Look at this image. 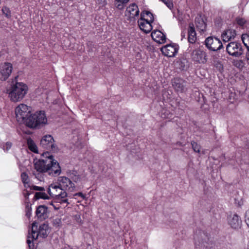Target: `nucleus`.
Here are the masks:
<instances>
[{
    "label": "nucleus",
    "instance_id": "f257e3e1",
    "mask_svg": "<svg viewBox=\"0 0 249 249\" xmlns=\"http://www.w3.org/2000/svg\"><path fill=\"white\" fill-rule=\"evenodd\" d=\"M34 166L36 172H46L52 176L59 175L61 173L59 163L53 159L52 155L36 160L34 163Z\"/></svg>",
    "mask_w": 249,
    "mask_h": 249
},
{
    "label": "nucleus",
    "instance_id": "f03ea898",
    "mask_svg": "<svg viewBox=\"0 0 249 249\" xmlns=\"http://www.w3.org/2000/svg\"><path fill=\"white\" fill-rule=\"evenodd\" d=\"M50 232V230L48 224H41L37 230V225L36 222L32 224L31 233L29 232L28 236L27 243L30 249H33L34 246L32 242L34 240L37 239L40 236L42 238L46 237Z\"/></svg>",
    "mask_w": 249,
    "mask_h": 249
},
{
    "label": "nucleus",
    "instance_id": "7ed1b4c3",
    "mask_svg": "<svg viewBox=\"0 0 249 249\" xmlns=\"http://www.w3.org/2000/svg\"><path fill=\"white\" fill-rule=\"evenodd\" d=\"M28 88L22 82H17L7 91L10 100L14 102L21 101L27 93Z\"/></svg>",
    "mask_w": 249,
    "mask_h": 249
},
{
    "label": "nucleus",
    "instance_id": "20e7f679",
    "mask_svg": "<svg viewBox=\"0 0 249 249\" xmlns=\"http://www.w3.org/2000/svg\"><path fill=\"white\" fill-rule=\"evenodd\" d=\"M47 123V119L45 112L39 111L31 114L26 121V125L32 128H39Z\"/></svg>",
    "mask_w": 249,
    "mask_h": 249
},
{
    "label": "nucleus",
    "instance_id": "39448f33",
    "mask_svg": "<svg viewBox=\"0 0 249 249\" xmlns=\"http://www.w3.org/2000/svg\"><path fill=\"white\" fill-rule=\"evenodd\" d=\"M16 117L19 124L26 123L32 112V108L24 104H20L15 108Z\"/></svg>",
    "mask_w": 249,
    "mask_h": 249
},
{
    "label": "nucleus",
    "instance_id": "423d86ee",
    "mask_svg": "<svg viewBox=\"0 0 249 249\" xmlns=\"http://www.w3.org/2000/svg\"><path fill=\"white\" fill-rule=\"evenodd\" d=\"M47 192L50 196L56 199H61L62 203H67V193L58 185L51 184L48 188Z\"/></svg>",
    "mask_w": 249,
    "mask_h": 249
},
{
    "label": "nucleus",
    "instance_id": "0eeeda50",
    "mask_svg": "<svg viewBox=\"0 0 249 249\" xmlns=\"http://www.w3.org/2000/svg\"><path fill=\"white\" fill-rule=\"evenodd\" d=\"M40 146L47 152H56L57 148L54 143L53 137L51 135H46L43 136L40 140Z\"/></svg>",
    "mask_w": 249,
    "mask_h": 249
},
{
    "label": "nucleus",
    "instance_id": "6e6552de",
    "mask_svg": "<svg viewBox=\"0 0 249 249\" xmlns=\"http://www.w3.org/2000/svg\"><path fill=\"white\" fill-rule=\"evenodd\" d=\"M226 50L229 55L236 57H239L244 53L241 44L236 41L229 43L226 46Z\"/></svg>",
    "mask_w": 249,
    "mask_h": 249
},
{
    "label": "nucleus",
    "instance_id": "1a4fd4ad",
    "mask_svg": "<svg viewBox=\"0 0 249 249\" xmlns=\"http://www.w3.org/2000/svg\"><path fill=\"white\" fill-rule=\"evenodd\" d=\"M191 58L194 62L204 64L207 62V53L200 48L194 50L191 53Z\"/></svg>",
    "mask_w": 249,
    "mask_h": 249
},
{
    "label": "nucleus",
    "instance_id": "9d476101",
    "mask_svg": "<svg viewBox=\"0 0 249 249\" xmlns=\"http://www.w3.org/2000/svg\"><path fill=\"white\" fill-rule=\"evenodd\" d=\"M206 47L212 51H216L223 48L221 41L216 37L210 36L207 37L205 41Z\"/></svg>",
    "mask_w": 249,
    "mask_h": 249
},
{
    "label": "nucleus",
    "instance_id": "9b49d317",
    "mask_svg": "<svg viewBox=\"0 0 249 249\" xmlns=\"http://www.w3.org/2000/svg\"><path fill=\"white\" fill-rule=\"evenodd\" d=\"M195 240L196 244L198 242V245L201 244L206 249H210L212 247L213 243L210 240L207 235L203 231H199L198 234L196 235L195 236Z\"/></svg>",
    "mask_w": 249,
    "mask_h": 249
},
{
    "label": "nucleus",
    "instance_id": "f8f14e48",
    "mask_svg": "<svg viewBox=\"0 0 249 249\" xmlns=\"http://www.w3.org/2000/svg\"><path fill=\"white\" fill-rule=\"evenodd\" d=\"M58 184L63 191H74L75 186L71 180L66 177H59L58 178Z\"/></svg>",
    "mask_w": 249,
    "mask_h": 249
},
{
    "label": "nucleus",
    "instance_id": "ddd939ff",
    "mask_svg": "<svg viewBox=\"0 0 249 249\" xmlns=\"http://www.w3.org/2000/svg\"><path fill=\"white\" fill-rule=\"evenodd\" d=\"M153 22L145 19L144 13H141V18L138 21V23L141 30L145 33H149L152 29L151 24Z\"/></svg>",
    "mask_w": 249,
    "mask_h": 249
},
{
    "label": "nucleus",
    "instance_id": "4468645a",
    "mask_svg": "<svg viewBox=\"0 0 249 249\" xmlns=\"http://www.w3.org/2000/svg\"><path fill=\"white\" fill-rule=\"evenodd\" d=\"M178 47L177 44H168L161 48L162 53L167 57H174L177 53Z\"/></svg>",
    "mask_w": 249,
    "mask_h": 249
},
{
    "label": "nucleus",
    "instance_id": "2eb2a0df",
    "mask_svg": "<svg viewBox=\"0 0 249 249\" xmlns=\"http://www.w3.org/2000/svg\"><path fill=\"white\" fill-rule=\"evenodd\" d=\"M139 15L138 7L135 3L130 4L125 12V16L127 17V19H129L130 21H135V17H138Z\"/></svg>",
    "mask_w": 249,
    "mask_h": 249
},
{
    "label": "nucleus",
    "instance_id": "dca6fc26",
    "mask_svg": "<svg viewBox=\"0 0 249 249\" xmlns=\"http://www.w3.org/2000/svg\"><path fill=\"white\" fill-rule=\"evenodd\" d=\"M13 70L12 65L10 63H5L1 67L0 72L1 75V79L6 80L10 75Z\"/></svg>",
    "mask_w": 249,
    "mask_h": 249
},
{
    "label": "nucleus",
    "instance_id": "f3484780",
    "mask_svg": "<svg viewBox=\"0 0 249 249\" xmlns=\"http://www.w3.org/2000/svg\"><path fill=\"white\" fill-rule=\"evenodd\" d=\"M188 33V40L190 44L188 48L189 49L192 48V45L195 44L196 40V33L193 24L189 25Z\"/></svg>",
    "mask_w": 249,
    "mask_h": 249
},
{
    "label": "nucleus",
    "instance_id": "a211bd4d",
    "mask_svg": "<svg viewBox=\"0 0 249 249\" xmlns=\"http://www.w3.org/2000/svg\"><path fill=\"white\" fill-rule=\"evenodd\" d=\"M172 86L178 92H183L185 89V81L179 78H175L172 80Z\"/></svg>",
    "mask_w": 249,
    "mask_h": 249
},
{
    "label": "nucleus",
    "instance_id": "6ab92c4d",
    "mask_svg": "<svg viewBox=\"0 0 249 249\" xmlns=\"http://www.w3.org/2000/svg\"><path fill=\"white\" fill-rule=\"evenodd\" d=\"M241 221L236 214H231L228 217V223L233 229H237L240 227Z\"/></svg>",
    "mask_w": 249,
    "mask_h": 249
},
{
    "label": "nucleus",
    "instance_id": "aec40b11",
    "mask_svg": "<svg viewBox=\"0 0 249 249\" xmlns=\"http://www.w3.org/2000/svg\"><path fill=\"white\" fill-rule=\"evenodd\" d=\"M151 36L156 42L162 44L166 41L165 35L160 31H155L151 33Z\"/></svg>",
    "mask_w": 249,
    "mask_h": 249
},
{
    "label": "nucleus",
    "instance_id": "412c9836",
    "mask_svg": "<svg viewBox=\"0 0 249 249\" xmlns=\"http://www.w3.org/2000/svg\"><path fill=\"white\" fill-rule=\"evenodd\" d=\"M211 63L216 71L219 72H222L223 71V66L219 59L218 55H214L212 56L211 59Z\"/></svg>",
    "mask_w": 249,
    "mask_h": 249
},
{
    "label": "nucleus",
    "instance_id": "4be33fe9",
    "mask_svg": "<svg viewBox=\"0 0 249 249\" xmlns=\"http://www.w3.org/2000/svg\"><path fill=\"white\" fill-rule=\"evenodd\" d=\"M195 23L196 28L200 32H204L206 30V24L200 16L197 17L196 18Z\"/></svg>",
    "mask_w": 249,
    "mask_h": 249
},
{
    "label": "nucleus",
    "instance_id": "5701e85b",
    "mask_svg": "<svg viewBox=\"0 0 249 249\" xmlns=\"http://www.w3.org/2000/svg\"><path fill=\"white\" fill-rule=\"evenodd\" d=\"M235 35L234 31L227 30L223 33L221 36L223 41L228 42L231 38H234Z\"/></svg>",
    "mask_w": 249,
    "mask_h": 249
},
{
    "label": "nucleus",
    "instance_id": "b1692460",
    "mask_svg": "<svg viewBox=\"0 0 249 249\" xmlns=\"http://www.w3.org/2000/svg\"><path fill=\"white\" fill-rule=\"evenodd\" d=\"M47 208L43 205L38 207L36 211V214L38 218H44L47 214Z\"/></svg>",
    "mask_w": 249,
    "mask_h": 249
},
{
    "label": "nucleus",
    "instance_id": "393cba45",
    "mask_svg": "<svg viewBox=\"0 0 249 249\" xmlns=\"http://www.w3.org/2000/svg\"><path fill=\"white\" fill-rule=\"evenodd\" d=\"M27 143L29 149L31 151H32L35 153L37 152V146H36L35 143L33 141V140L32 139H31V138L27 139Z\"/></svg>",
    "mask_w": 249,
    "mask_h": 249
},
{
    "label": "nucleus",
    "instance_id": "a878e982",
    "mask_svg": "<svg viewBox=\"0 0 249 249\" xmlns=\"http://www.w3.org/2000/svg\"><path fill=\"white\" fill-rule=\"evenodd\" d=\"M35 197L36 199H38L40 198L44 199H49V196H48L47 194H46L44 191H40V192H36L35 194Z\"/></svg>",
    "mask_w": 249,
    "mask_h": 249
},
{
    "label": "nucleus",
    "instance_id": "bb28decb",
    "mask_svg": "<svg viewBox=\"0 0 249 249\" xmlns=\"http://www.w3.org/2000/svg\"><path fill=\"white\" fill-rule=\"evenodd\" d=\"M21 178L25 188H27L30 187L29 185H28V176L26 173L23 172L21 173Z\"/></svg>",
    "mask_w": 249,
    "mask_h": 249
},
{
    "label": "nucleus",
    "instance_id": "cd10ccee",
    "mask_svg": "<svg viewBox=\"0 0 249 249\" xmlns=\"http://www.w3.org/2000/svg\"><path fill=\"white\" fill-rule=\"evenodd\" d=\"M53 225L55 228H59L62 225L61 219L59 217H54L53 218L52 221Z\"/></svg>",
    "mask_w": 249,
    "mask_h": 249
},
{
    "label": "nucleus",
    "instance_id": "c85d7f7f",
    "mask_svg": "<svg viewBox=\"0 0 249 249\" xmlns=\"http://www.w3.org/2000/svg\"><path fill=\"white\" fill-rule=\"evenodd\" d=\"M242 40L247 50L249 49V36L248 35H243Z\"/></svg>",
    "mask_w": 249,
    "mask_h": 249
},
{
    "label": "nucleus",
    "instance_id": "c756f323",
    "mask_svg": "<svg viewBox=\"0 0 249 249\" xmlns=\"http://www.w3.org/2000/svg\"><path fill=\"white\" fill-rule=\"evenodd\" d=\"M191 145L193 149L195 152L200 153V146L196 142L193 141L191 142Z\"/></svg>",
    "mask_w": 249,
    "mask_h": 249
},
{
    "label": "nucleus",
    "instance_id": "7c9ffc66",
    "mask_svg": "<svg viewBox=\"0 0 249 249\" xmlns=\"http://www.w3.org/2000/svg\"><path fill=\"white\" fill-rule=\"evenodd\" d=\"M118 4L117 5V7L119 9H122L124 8V4L127 3L129 0H115Z\"/></svg>",
    "mask_w": 249,
    "mask_h": 249
},
{
    "label": "nucleus",
    "instance_id": "2f4dec72",
    "mask_svg": "<svg viewBox=\"0 0 249 249\" xmlns=\"http://www.w3.org/2000/svg\"><path fill=\"white\" fill-rule=\"evenodd\" d=\"M96 5L99 8L105 6L107 3V0H95Z\"/></svg>",
    "mask_w": 249,
    "mask_h": 249
},
{
    "label": "nucleus",
    "instance_id": "473e14b6",
    "mask_svg": "<svg viewBox=\"0 0 249 249\" xmlns=\"http://www.w3.org/2000/svg\"><path fill=\"white\" fill-rule=\"evenodd\" d=\"M43 172H33V174L35 177V178L39 181H42L44 180L43 176L42 174Z\"/></svg>",
    "mask_w": 249,
    "mask_h": 249
},
{
    "label": "nucleus",
    "instance_id": "72a5a7b5",
    "mask_svg": "<svg viewBox=\"0 0 249 249\" xmlns=\"http://www.w3.org/2000/svg\"><path fill=\"white\" fill-rule=\"evenodd\" d=\"M170 9L173 7V4L171 0H161Z\"/></svg>",
    "mask_w": 249,
    "mask_h": 249
},
{
    "label": "nucleus",
    "instance_id": "f704fd0d",
    "mask_svg": "<svg viewBox=\"0 0 249 249\" xmlns=\"http://www.w3.org/2000/svg\"><path fill=\"white\" fill-rule=\"evenodd\" d=\"M79 177L78 175H75L73 174H71L70 175V179L71 180V181L74 182H77L79 180Z\"/></svg>",
    "mask_w": 249,
    "mask_h": 249
},
{
    "label": "nucleus",
    "instance_id": "c9c22d12",
    "mask_svg": "<svg viewBox=\"0 0 249 249\" xmlns=\"http://www.w3.org/2000/svg\"><path fill=\"white\" fill-rule=\"evenodd\" d=\"M30 188V190H34L36 191H44L45 188L43 187H39L35 185H32V186L29 187Z\"/></svg>",
    "mask_w": 249,
    "mask_h": 249
},
{
    "label": "nucleus",
    "instance_id": "e433bc0d",
    "mask_svg": "<svg viewBox=\"0 0 249 249\" xmlns=\"http://www.w3.org/2000/svg\"><path fill=\"white\" fill-rule=\"evenodd\" d=\"M12 147V143L10 142H7L3 146V149L4 151H8Z\"/></svg>",
    "mask_w": 249,
    "mask_h": 249
},
{
    "label": "nucleus",
    "instance_id": "4c0bfd02",
    "mask_svg": "<svg viewBox=\"0 0 249 249\" xmlns=\"http://www.w3.org/2000/svg\"><path fill=\"white\" fill-rule=\"evenodd\" d=\"M142 13H144V16H145V15H146V16H147L149 17L150 19L148 20L149 21H154V17H153L152 14L151 12H150L149 11H146L145 12H143Z\"/></svg>",
    "mask_w": 249,
    "mask_h": 249
},
{
    "label": "nucleus",
    "instance_id": "58836bf2",
    "mask_svg": "<svg viewBox=\"0 0 249 249\" xmlns=\"http://www.w3.org/2000/svg\"><path fill=\"white\" fill-rule=\"evenodd\" d=\"M2 11L4 14H5L7 18H9L10 17V12L9 11L8 9L7 8H4L2 9Z\"/></svg>",
    "mask_w": 249,
    "mask_h": 249
},
{
    "label": "nucleus",
    "instance_id": "ea45409f",
    "mask_svg": "<svg viewBox=\"0 0 249 249\" xmlns=\"http://www.w3.org/2000/svg\"><path fill=\"white\" fill-rule=\"evenodd\" d=\"M245 222L249 227V211L247 212L245 215Z\"/></svg>",
    "mask_w": 249,
    "mask_h": 249
},
{
    "label": "nucleus",
    "instance_id": "a19ab883",
    "mask_svg": "<svg viewBox=\"0 0 249 249\" xmlns=\"http://www.w3.org/2000/svg\"><path fill=\"white\" fill-rule=\"evenodd\" d=\"M237 22L239 25L242 26L245 24V20L243 18H238L237 20Z\"/></svg>",
    "mask_w": 249,
    "mask_h": 249
},
{
    "label": "nucleus",
    "instance_id": "79ce46f5",
    "mask_svg": "<svg viewBox=\"0 0 249 249\" xmlns=\"http://www.w3.org/2000/svg\"><path fill=\"white\" fill-rule=\"evenodd\" d=\"M30 194L31 193L29 192V191H28L27 189L25 190L23 192V195L26 198H27L28 196L30 195Z\"/></svg>",
    "mask_w": 249,
    "mask_h": 249
},
{
    "label": "nucleus",
    "instance_id": "37998d69",
    "mask_svg": "<svg viewBox=\"0 0 249 249\" xmlns=\"http://www.w3.org/2000/svg\"><path fill=\"white\" fill-rule=\"evenodd\" d=\"M75 196H79L82 197V198H85V196L82 193H78L74 195Z\"/></svg>",
    "mask_w": 249,
    "mask_h": 249
},
{
    "label": "nucleus",
    "instance_id": "c03bdc74",
    "mask_svg": "<svg viewBox=\"0 0 249 249\" xmlns=\"http://www.w3.org/2000/svg\"><path fill=\"white\" fill-rule=\"evenodd\" d=\"M246 57L247 59L249 60V49H248V52L247 53Z\"/></svg>",
    "mask_w": 249,
    "mask_h": 249
},
{
    "label": "nucleus",
    "instance_id": "a18cd8bd",
    "mask_svg": "<svg viewBox=\"0 0 249 249\" xmlns=\"http://www.w3.org/2000/svg\"><path fill=\"white\" fill-rule=\"evenodd\" d=\"M247 249H249V243L248 244Z\"/></svg>",
    "mask_w": 249,
    "mask_h": 249
},
{
    "label": "nucleus",
    "instance_id": "49530a36",
    "mask_svg": "<svg viewBox=\"0 0 249 249\" xmlns=\"http://www.w3.org/2000/svg\"><path fill=\"white\" fill-rule=\"evenodd\" d=\"M182 36L183 37H184V36H185V35H182Z\"/></svg>",
    "mask_w": 249,
    "mask_h": 249
},
{
    "label": "nucleus",
    "instance_id": "de8ad7c7",
    "mask_svg": "<svg viewBox=\"0 0 249 249\" xmlns=\"http://www.w3.org/2000/svg\"><path fill=\"white\" fill-rule=\"evenodd\" d=\"M238 205H241V204L239 203V202L238 203Z\"/></svg>",
    "mask_w": 249,
    "mask_h": 249
}]
</instances>
